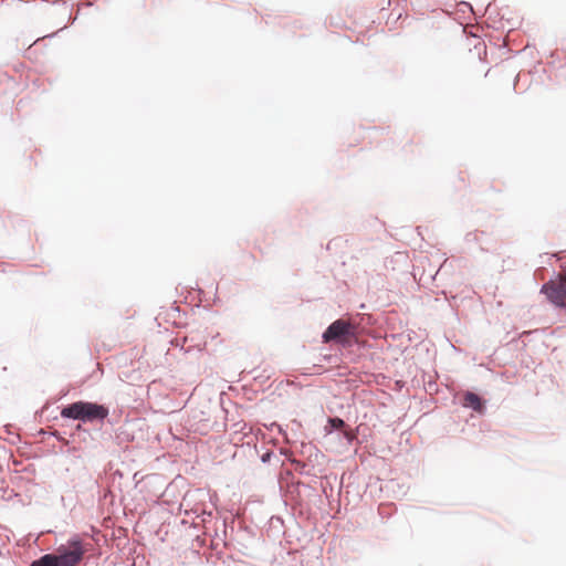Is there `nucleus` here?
Instances as JSON below:
<instances>
[{
	"label": "nucleus",
	"mask_w": 566,
	"mask_h": 566,
	"mask_svg": "<svg viewBox=\"0 0 566 566\" xmlns=\"http://www.w3.org/2000/svg\"><path fill=\"white\" fill-rule=\"evenodd\" d=\"M61 416L82 421L104 420L108 416V409L94 402L77 401L64 407Z\"/></svg>",
	"instance_id": "nucleus-1"
},
{
	"label": "nucleus",
	"mask_w": 566,
	"mask_h": 566,
	"mask_svg": "<svg viewBox=\"0 0 566 566\" xmlns=\"http://www.w3.org/2000/svg\"><path fill=\"white\" fill-rule=\"evenodd\" d=\"M323 342H336L342 346H350L356 337V327L348 321L336 319L323 333Z\"/></svg>",
	"instance_id": "nucleus-2"
},
{
	"label": "nucleus",
	"mask_w": 566,
	"mask_h": 566,
	"mask_svg": "<svg viewBox=\"0 0 566 566\" xmlns=\"http://www.w3.org/2000/svg\"><path fill=\"white\" fill-rule=\"evenodd\" d=\"M541 291L556 306L566 307V272L545 283Z\"/></svg>",
	"instance_id": "nucleus-3"
},
{
	"label": "nucleus",
	"mask_w": 566,
	"mask_h": 566,
	"mask_svg": "<svg viewBox=\"0 0 566 566\" xmlns=\"http://www.w3.org/2000/svg\"><path fill=\"white\" fill-rule=\"evenodd\" d=\"M85 549L81 542L74 541L69 546H61L57 548L55 556L59 566H75L83 558Z\"/></svg>",
	"instance_id": "nucleus-4"
},
{
	"label": "nucleus",
	"mask_w": 566,
	"mask_h": 566,
	"mask_svg": "<svg viewBox=\"0 0 566 566\" xmlns=\"http://www.w3.org/2000/svg\"><path fill=\"white\" fill-rule=\"evenodd\" d=\"M464 407H470L472 409H474L475 411H482L483 410V403L480 399V397L474 394V392H470L468 391L465 395H464V402H463Z\"/></svg>",
	"instance_id": "nucleus-5"
},
{
	"label": "nucleus",
	"mask_w": 566,
	"mask_h": 566,
	"mask_svg": "<svg viewBox=\"0 0 566 566\" xmlns=\"http://www.w3.org/2000/svg\"><path fill=\"white\" fill-rule=\"evenodd\" d=\"M31 566H59L55 554H46L32 562Z\"/></svg>",
	"instance_id": "nucleus-6"
},
{
	"label": "nucleus",
	"mask_w": 566,
	"mask_h": 566,
	"mask_svg": "<svg viewBox=\"0 0 566 566\" xmlns=\"http://www.w3.org/2000/svg\"><path fill=\"white\" fill-rule=\"evenodd\" d=\"M328 422L335 429H340L345 426L344 420H342L340 418H331Z\"/></svg>",
	"instance_id": "nucleus-7"
},
{
	"label": "nucleus",
	"mask_w": 566,
	"mask_h": 566,
	"mask_svg": "<svg viewBox=\"0 0 566 566\" xmlns=\"http://www.w3.org/2000/svg\"><path fill=\"white\" fill-rule=\"evenodd\" d=\"M346 437H347L348 439H353V436H349L348 433H346Z\"/></svg>",
	"instance_id": "nucleus-8"
}]
</instances>
